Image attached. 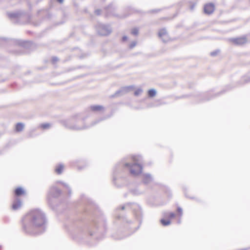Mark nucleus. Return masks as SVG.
I'll list each match as a JSON object with an SVG mask.
<instances>
[{
    "mask_svg": "<svg viewBox=\"0 0 250 250\" xmlns=\"http://www.w3.org/2000/svg\"><path fill=\"white\" fill-rule=\"evenodd\" d=\"M44 223V216L38 209H34L27 214L23 219L24 229L27 227H38Z\"/></svg>",
    "mask_w": 250,
    "mask_h": 250,
    "instance_id": "1",
    "label": "nucleus"
},
{
    "mask_svg": "<svg viewBox=\"0 0 250 250\" xmlns=\"http://www.w3.org/2000/svg\"><path fill=\"white\" fill-rule=\"evenodd\" d=\"M132 159L134 162L130 168V173L134 175H137L140 174L142 171V166L140 163V160L136 157H132Z\"/></svg>",
    "mask_w": 250,
    "mask_h": 250,
    "instance_id": "2",
    "label": "nucleus"
},
{
    "mask_svg": "<svg viewBox=\"0 0 250 250\" xmlns=\"http://www.w3.org/2000/svg\"><path fill=\"white\" fill-rule=\"evenodd\" d=\"M159 36L162 39L163 42H167L170 39L168 34L165 29H162L159 32Z\"/></svg>",
    "mask_w": 250,
    "mask_h": 250,
    "instance_id": "3",
    "label": "nucleus"
},
{
    "mask_svg": "<svg viewBox=\"0 0 250 250\" xmlns=\"http://www.w3.org/2000/svg\"><path fill=\"white\" fill-rule=\"evenodd\" d=\"M214 10V5L212 3L206 4L204 6V12L207 14H211Z\"/></svg>",
    "mask_w": 250,
    "mask_h": 250,
    "instance_id": "4",
    "label": "nucleus"
},
{
    "mask_svg": "<svg viewBox=\"0 0 250 250\" xmlns=\"http://www.w3.org/2000/svg\"><path fill=\"white\" fill-rule=\"evenodd\" d=\"M26 191L22 187H18L14 190V194L16 196L19 197L25 195Z\"/></svg>",
    "mask_w": 250,
    "mask_h": 250,
    "instance_id": "5",
    "label": "nucleus"
},
{
    "mask_svg": "<svg viewBox=\"0 0 250 250\" xmlns=\"http://www.w3.org/2000/svg\"><path fill=\"white\" fill-rule=\"evenodd\" d=\"M231 41L236 44L241 45L247 42V39L245 37L232 39Z\"/></svg>",
    "mask_w": 250,
    "mask_h": 250,
    "instance_id": "6",
    "label": "nucleus"
},
{
    "mask_svg": "<svg viewBox=\"0 0 250 250\" xmlns=\"http://www.w3.org/2000/svg\"><path fill=\"white\" fill-rule=\"evenodd\" d=\"M64 166L62 164H59L56 166L55 171L57 174H60L62 172Z\"/></svg>",
    "mask_w": 250,
    "mask_h": 250,
    "instance_id": "7",
    "label": "nucleus"
},
{
    "mask_svg": "<svg viewBox=\"0 0 250 250\" xmlns=\"http://www.w3.org/2000/svg\"><path fill=\"white\" fill-rule=\"evenodd\" d=\"M110 32L111 30L105 27H102L100 31V33L102 36L108 35L110 33Z\"/></svg>",
    "mask_w": 250,
    "mask_h": 250,
    "instance_id": "8",
    "label": "nucleus"
},
{
    "mask_svg": "<svg viewBox=\"0 0 250 250\" xmlns=\"http://www.w3.org/2000/svg\"><path fill=\"white\" fill-rule=\"evenodd\" d=\"M90 108L91 111L94 112L100 111L104 109V107L102 105H92Z\"/></svg>",
    "mask_w": 250,
    "mask_h": 250,
    "instance_id": "9",
    "label": "nucleus"
},
{
    "mask_svg": "<svg viewBox=\"0 0 250 250\" xmlns=\"http://www.w3.org/2000/svg\"><path fill=\"white\" fill-rule=\"evenodd\" d=\"M164 217L166 218H168L170 220L175 217V214L171 212H165L163 214Z\"/></svg>",
    "mask_w": 250,
    "mask_h": 250,
    "instance_id": "10",
    "label": "nucleus"
},
{
    "mask_svg": "<svg viewBox=\"0 0 250 250\" xmlns=\"http://www.w3.org/2000/svg\"><path fill=\"white\" fill-rule=\"evenodd\" d=\"M160 222L164 226H167L171 224L170 220L165 217L160 220Z\"/></svg>",
    "mask_w": 250,
    "mask_h": 250,
    "instance_id": "11",
    "label": "nucleus"
},
{
    "mask_svg": "<svg viewBox=\"0 0 250 250\" xmlns=\"http://www.w3.org/2000/svg\"><path fill=\"white\" fill-rule=\"evenodd\" d=\"M24 125L22 123H18L16 125V130L17 132L22 131L24 128Z\"/></svg>",
    "mask_w": 250,
    "mask_h": 250,
    "instance_id": "12",
    "label": "nucleus"
},
{
    "mask_svg": "<svg viewBox=\"0 0 250 250\" xmlns=\"http://www.w3.org/2000/svg\"><path fill=\"white\" fill-rule=\"evenodd\" d=\"M51 125L49 123H44L40 125V127L42 129H46L50 127Z\"/></svg>",
    "mask_w": 250,
    "mask_h": 250,
    "instance_id": "13",
    "label": "nucleus"
},
{
    "mask_svg": "<svg viewBox=\"0 0 250 250\" xmlns=\"http://www.w3.org/2000/svg\"><path fill=\"white\" fill-rule=\"evenodd\" d=\"M21 206V203L20 201H18L16 202L13 203L12 206V208L14 209H17L19 208Z\"/></svg>",
    "mask_w": 250,
    "mask_h": 250,
    "instance_id": "14",
    "label": "nucleus"
},
{
    "mask_svg": "<svg viewBox=\"0 0 250 250\" xmlns=\"http://www.w3.org/2000/svg\"><path fill=\"white\" fill-rule=\"evenodd\" d=\"M139 33V29L137 28H134L132 29L131 33L133 35H137Z\"/></svg>",
    "mask_w": 250,
    "mask_h": 250,
    "instance_id": "15",
    "label": "nucleus"
},
{
    "mask_svg": "<svg viewBox=\"0 0 250 250\" xmlns=\"http://www.w3.org/2000/svg\"><path fill=\"white\" fill-rule=\"evenodd\" d=\"M149 97H153L155 95V91L154 90H150L148 92Z\"/></svg>",
    "mask_w": 250,
    "mask_h": 250,
    "instance_id": "16",
    "label": "nucleus"
},
{
    "mask_svg": "<svg viewBox=\"0 0 250 250\" xmlns=\"http://www.w3.org/2000/svg\"><path fill=\"white\" fill-rule=\"evenodd\" d=\"M177 211L179 213V216L181 217L183 214V210L182 208L180 207H178L177 208Z\"/></svg>",
    "mask_w": 250,
    "mask_h": 250,
    "instance_id": "17",
    "label": "nucleus"
},
{
    "mask_svg": "<svg viewBox=\"0 0 250 250\" xmlns=\"http://www.w3.org/2000/svg\"><path fill=\"white\" fill-rule=\"evenodd\" d=\"M142 90L141 89H139L136 90L134 92V94L136 96H138L139 94H140L142 93Z\"/></svg>",
    "mask_w": 250,
    "mask_h": 250,
    "instance_id": "18",
    "label": "nucleus"
},
{
    "mask_svg": "<svg viewBox=\"0 0 250 250\" xmlns=\"http://www.w3.org/2000/svg\"><path fill=\"white\" fill-rule=\"evenodd\" d=\"M101 12V10H99V9H98V10H96L95 11V13L97 15H100Z\"/></svg>",
    "mask_w": 250,
    "mask_h": 250,
    "instance_id": "19",
    "label": "nucleus"
},
{
    "mask_svg": "<svg viewBox=\"0 0 250 250\" xmlns=\"http://www.w3.org/2000/svg\"><path fill=\"white\" fill-rule=\"evenodd\" d=\"M136 43L135 42H132L130 45H129V47L130 48H132L133 47H134L135 45H136Z\"/></svg>",
    "mask_w": 250,
    "mask_h": 250,
    "instance_id": "20",
    "label": "nucleus"
},
{
    "mask_svg": "<svg viewBox=\"0 0 250 250\" xmlns=\"http://www.w3.org/2000/svg\"><path fill=\"white\" fill-rule=\"evenodd\" d=\"M218 51L212 52L210 53V55L212 56H214L218 53Z\"/></svg>",
    "mask_w": 250,
    "mask_h": 250,
    "instance_id": "21",
    "label": "nucleus"
},
{
    "mask_svg": "<svg viewBox=\"0 0 250 250\" xmlns=\"http://www.w3.org/2000/svg\"><path fill=\"white\" fill-rule=\"evenodd\" d=\"M127 37L124 36L123 37L122 40H123V41H125L127 40Z\"/></svg>",
    "mask_w": 250,
    "mask_h": 250,
    "instance_id": "22",
    "label": "nucleus"
},
{
    "mask_svg": "<svg viewBox=\"0 0 250 250\" xmlns=\"http://www.w3.org/2000/svg\"><path fill=\"white\" fill-rule=\"evenodd\" d=\"M59 3H62L63 0H57Z\"/></svg>",
    "mask_w": 250,
    "mask_h": 250,
    "instance_id": "23",
    "label": "nucleus"
},
{
    "mask_svg": "<svg viewBox=\"0 0 250 250\" xmlns=\"http://www.w3.org/2000/svg\"><path fill=\"white\" fill-rule=\"evenodd\" d=\"M125 166H126V167H129V165H128V164H125Z\"/></svg>",
    "mask_w": 250,
    "mask_h": 250,
    "instance_id": "24",
    "label": "nucleus"
},
{
    "mask_svg": "<svg viewBox=\"0 0 250 250\" xmlns=\"http://www.w3.org/2000/svg\"><path fill=\"white\" fill-rule=\"evenodd\" d=\"M193 7H194V6H192L191 7V9H193Z\"/></svg>",
    "mask_w": 250,
    "mask_h": 250,
    "instance_id": "25",
    "label": "nucleus"
},
{
    "mask_svg": "<svg viewBox=\"0 0 250 250\" xmlns=\"http://www.w3.org/2000/svg\"><path fill=\"white\" fill-rule=\"evenodd\" d=\"M180 222H180V220H179V221H178V223H179H179H180Z\"/></svg>",
    "mask_w": 250,
    "mask_h": 250,
    "instance_id": "26",
    "label": "nucleus"
},
{
    "mask_svg": "<svg viewBox=\"0 0 250 250\" xmlns=\"http://www.w3.org/2000/svg\"><path fill=\"white\" fill-rule=\"evenodd\" d=\"M160 188V186H157V188Z\"/></svg>",
    "mask_w": 250,
    "mask_h": 250,
    "instance_id": "27",
    "label": "nucleus"
}]
</instances>
